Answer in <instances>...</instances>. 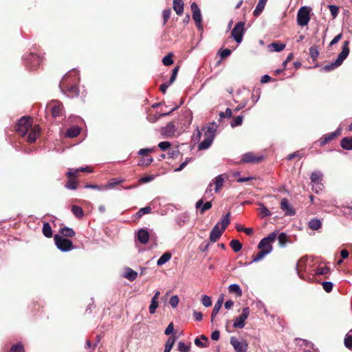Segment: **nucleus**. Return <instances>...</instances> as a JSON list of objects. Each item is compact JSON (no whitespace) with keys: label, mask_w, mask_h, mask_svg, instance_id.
<instances>
[{"label":"nucleus","mask_w":352,"mask_h":352,"mask_svg":"<svg viewBox=\"0 0 352 352\" xmlns=\"http://www.w3.org/2000/svg\"><path fill=\"white\" fill-rule=\"evenodd\" d=\"M78 80L79 76L78 72L71 71L63 76L60 82V87L69 97L77 96L79 92L77 86Z\"/></svg>","instance_id":"1"},{"label":"nucleus","mask_w":352,"mask_h":352,"mask_svg":"<svg viewBox=\"0 0 352 352\" xmlns=\"http://www.w3.org/2000/svg\"><path fill=\"white\" fill-rule=\"evenodd\" d=\"M23 131L28 133L27 142L32 143L39 137L41 128L38 124H33V119L31 117L23 116Z\"/></svg>","instance_id":"2"},{"label":"nucleus","mask_w":352,"mask_h":352,"mask_svg":"<svg viewBox=\"0 0 352 352\" xmlns=\"http://www.w3.org/2000/svg\"><path fill=\"white\" fill-rule=\"evenodd\" d=\"M230 223V213L228 212L223 217L220 223H217L210 234V240L212 242H216L221 236L226 228Z\"/></svg>","instance_id":"3"},{"label":"nucleus","mask_w":352,"mask_h":352,"mask_svg":"<svg viewBox=\"0 0 352 352\" xmlns=\"http://www.w3.org/2000/svg\"><path fill=\"white\" fill-rule=\"evenodd\" d=\"M349 42L348 41H344L342 47V50L338 54V56L336 61L324 65L322 68V70L324 72H329L341 65L343 61L346 59V58L348 56L349 54Z\"/></svg>","instance_id":"4"},{"label":"nucleus","mask_w":352,"mask_h":352,"mask_svg":"<svg viewBox=\"0 0 352 352\" xmlns=\"http://www.w3.org/2000/svg\"><path fill=\"white\" fill-rule=\"evenodd\" d=\"M276 238V233L272 232L267 236L263 238L258 245V248L261 250L264 251L268 254L272 250V243Z\"/></svg>","instance_id":"5"},{"label":"nucleus","mask_w":352,"mask_h":352,"mask_svg":"<svg viewBox=\"0 0 352 352\" xmlns=\"http://www.w3.org/2000/svg\"><path fill=\"white\" fill-rule=\"evenodd\" d=\"M54 241L57 248L61 251L67 252L74 248L73 243L70 240L58 234H55Z\"/></svg>","instance_id":"6"},{"label":"nucleus","mask_w":352,"mask_h":352,"mask_svg":"<svg viewBox=\"0 0 352 352\" xmlns=\"http://www.w3.org/2000/svg\"><path fill=\"white\" fill-rule=\"evenodd\" d=\"M310 21V9L308 7H302L297 14V22L300 26L307 25Z\"/></svg>","instance_id":"7"},{"label":"nucleus","mask_w":352,"mask_h":352,"mask_svg":"<svg viewBox=\"0 0 352 352\" xmlns=\"http://www.w3.org/2000/svg\"><path fill=\"white\" fill-rule=\"evenodd\" d=\"M264 157L261 155H257L252 152L246 153L242 155L241 163L258 164L263 160Z\"/></svg>","instance_id":"8"},{"label":"nucleus","mask_w":352,"mask_h":352,"mask_svg":"<svg viewBox=\"0 0 352 352\" xmlns=\"http://www.w3.org/2000/svg\"><path fill=\"white\" fill-rule=\"evenodd\" d=\"M250 315L249 307H245L242 310L241 316L236 317L234 320L233 327L235 328L242 329L245 327V320L248 318Z\"/></svg>","instance_id":"9"},{"label":"nucleus","mask_w":352,"mask_h":352,"mask_svg":"<svg viewBox=\"0 0 352 352\" xmlns=\"http://www.w3.org/2000/svg\"><path fill=\"white\" fill-rule=\"evenodd\" d=\"M243 33L244 23L239 22L235 25L234 28L232 30L231 34L235 41L239 43L242 41Z\"/></svg>","instance_id":"10"},{"label":"nucleus","mask_w":352,"mask_h":352,"mask_svg":"<svg viewBox=\"0 0 352 352\" xmlns=\"http://www.w3.org/2000/svg\"><path fill=\"white\" fill-rule=\"evenodd\" d=\"M230 344L236 352H247L248 344L246 341H239L235 337L230 338Z\"/></svg>","instance_id":"11"},{"label":"nucleus","mask_w":352,"mask_h":352,"mask_svg":"<svg viewBox=\"0 0 352 352\" xmlns=\"http://www.w3.org/2000/svg\"><path fill=\"white\" fill-rule=\"evenodd\" d=\"M313 188H316V192H318L322 188V184L321 183L322 179V174L320 172H314L310 177Z\"/></svg>","instance_id":"12"},{"label":"nucleus","mask_w":352,"mask_h":352,"mask_svg":"<svg viewBox=\"0 0 352 352\" xmlns=\"http://www.w3.org/2000/svg\"><path fill=\"white\" fill-rule=\"evenodd\" d=\"M191 10L192 12V18L195 21L199 29L201 28V14L200 10L197 6V4L193 2L191 4Z\"/></svg>","instance_id":"13"},{"label":"nucleus","mask_w":352,"mask_h":352,"mask_svg":"<svg viewBox=\"0 0 352 352\" xmlns=\"http://www.w3.org/2000/svg\"><path fill=\"white\" fill-rule=\"evenodd\" d=\"M340 134H341V129H337L336 131H334L333 133L324 135L320 139V145L321 146L324 145L328 142H329V141L332 140L333 139H334L335 138L339 136Z\"/></svg>","instance_id":"14"},{"label":"nucleus","mask_w":352,"mask_h":352,"mask_svg":"<svg viewBox=\"0 0 352 352\" xmlns=\"http://www.w3.org/2000/svg\"><path fill=\"white\" fill-rule=\"evenodd\" d=\"M280 208L285 212L287 215L295 214V210L293 207L289 204L288 200L286 198H283L281 200Z\"/></svg>","instance_id":"15"},{"label":"nucleus","mask_w":352,"mask_h":352,"mask_svg":"<svg viewBox=\"0 0 352 352\" xmlns=\"http://www.w3.org/2000/svg\"><path fill=\"white\" fill-rule=\"evenodd\" d=\"M216 128L217 125L214 123L210 124L208 126L204 129V130L205 131L204 136L214 139L215 135Z\"/></svg>","instance_id":"16"},{"label":"nucleus","mask_w":352,"mask_h":352,"mask_svg":"<svg viewBox=\"0 0 352 352\" xmlns=\"http://www.w3.org/2000/svg\"><path fill=\"white\" fill-rule=\"evenodd\" d=\"M226 177L223 175H219L214 178L213 184L215 185V192H219L223 187Z\"/></svg>","instance_id":"17"},{"label":"nucleus","mask_w":352,"mask_h":352,"mask_svg":"<svg viewBox=\"0 0 352 352\" xmlns=\"http://www.w3.org/2000/svg\"><path fill=\"white\" fill-rule=\"evenodd\" d=\"M223 302V296H220L217 301V302L214 305V307L213 308L212 315H211V321L212 322L214 320V317L218 314L219 311L220 310L222 305Z\"/></svg>","instance_id":"18"},{"label":"nucleus","mask_w":352,"mask_h":352,"mask_svg":"<svg viewBox=\"0 0 352 352\" xmlns=\"http://www.w3.org/2000/svg\"><path fill=\"white\" fill-rule=\"evenodd\" d=\"M138 238L140 243L146 244L148 241L149 234L146 230L141 229L138 232Z\"/></svg>","instance_id":"19"},{"label":"nucleus","mask_w":352,"mask_h":352,"mask_svg":"<svg viewBox=\"0 0 352 352\" xmlns=\"http://www.w3.org/2000/svg\"><path fill=\"white\" fill-rule=\"evenodd\" d=\"M173 9L177 15H182L184 12V3L182 0H174Z\"/></svg>","instance_id":"20"},{"label":"nucleus","mask_w":352,"mask_h":352,"mask_svg":"<svg viewBox=\"0 0 352 352\" xmlns=\"http://www.w3.org/2000/svg\"><path fill=\"white\" fill-rule=\"evenodd\" d=\"M285 47L284 43H273L268 45L269 50L270 52H280Z\"/></svg>","instance_id":"21"},{"label":"nucleus","mask_w":352,"mask_h":352,"mask_svg":"<svg viewBox=\"0 0 352 352\" xmlns=\"http://www.w3.org/2000/svg\"><path fill=\"white\" fill-rule=\"evenodd\" d=\"M213 140L211 138L205 137V139L199 144V149L204 150L208 148L211 146Z\"/></svg>","instance_id":"22"},{"label":"nucleus","mask_w":352,"mask_h":352,"mask_svg":"<svg viewBox=\"0 0 352 352\" xmlns=\"http://www.w3.org/2000/svg\"><path fill=\"white\" fill-rule=\"evenodd\" d=\"M267 3V0H259L258 3L256 5V7L254 11V15L258 16L263 12L265 5Z\"/></svg>","instance_id":"23"},{"label":"nucleus","mask_w":352,"mask_h":352,"mask_svg":"<svg viewBox=\"0 0 352 352\" xmlns=\"http://www.w3.org/2000/svg\"><path fill=\"white\" fill-rule=\"evenodd\" d=\"M80 132V129L78 126H74L69 128L66 133V135L69 138H75Z\"/></svg>","instance_id":"24"},{"label":"nucleus","mask_w":352,"mask_h":352,"mask_svg":"<svg viewBox=\"0 0 352 352\" xmlns=\"http://www.w3.org/2000/svg\"><path fill=\"white\" fill-rule=\"evenodd\" d=\"M229 292L235 294L236 296L241 297L242 296V291L237 284H232L228 287Z\"/></svg>","instance_id":"25"},{"label":"nucleus","mask_w":352,"mask_h":352,"mask_svg":"<svg viewBox=\"0 0 352 352\" xmlns=\"http://www.w3.org/2000/svg\"><path fill=\"white\" fill-rule=\"evenodd\" d=\"M341 146L344 149H352V138H344L341 141Z\"/></svg>","instance_id":"26"},{"label":"nucleus","mask_w":352,"mask_h":352,"mask_svg":"<svg viewBox=\"0 0 352 352\" xmlns=\"http://www.w3.org/2000/svg\"><path fill=\"white\" fill-rule=\"evenodd\" d=\"M321 221L318 219H313L309 221V228L313 230H317L321 227Z\"/></svg>","instance_id":"27"},{"label":"nucleus","mask_w":352,"mask_h":352,"mask_svg":"<svg viewBox=\"0 0 352 352\" xmlns=\"http://www.w3.org/2000/svg\"><path fill=\"white\" fill-rule=\"evenodd\" d=\"M42 232L43 235L47 238H51L52 236V230L49 223H43Z\"/></svg>","instance_id":"28"},{"label":"nucleus","mask_w":352,"mask_h":352,"mask_svg":"<svg viewBox=\"0 0 352 352\" xmlns=\"http://www.w3.org/2000/svg\"><path fill=\"white\" fill-rule=\"evenodd\" d=\"M171 258V254L170 252H165L163 254L160 258L157 260V265H162L166 262H168Z\"/></svg>","instance_id":"29"},{"label":"nucleus","mask_w":352,"mask_h":352,"mask_svg":"<svg viewBox=\"0 0 352 352\" xmlns=\"http://www.w3.org/2000/svg\"><path fill=\"white\" fill-rule=\"evenodd\" d=\"M122 182H123V179H112L106 185H104V190L113 188L116 185L122 183Z\"/></svg>","instance_id":"30"},{"label":"nucleus","mask_w":352,"mask_h":352,"mask_svg":"<svg viewBox=\"0 0 352 352\" xmlns=\"http://www.w3.org/2000/svg\"><path fill=\"white\" fill-rule=\"evenodd\" d=\"M175 342V337H174V336L169 337L166 342V344H165L164 352H170L174 345Z\"/></svg>","instance_id":"31"},{"label":"nucleus","mask_w":352,"mask_h":352,"mask_svg":"<svg viewBox=\"0 0 352 352\" xmlns=\"http://www.w3.org/2000/svg\"><path fill=\"white\" fill-rule=\"evenodd\" d=\"M60 233L63 236L66 237H73L75 235V232L73 230V229L68 227H64L61 228Z\"/></svg>","instance_id":"32"},{"label":"nucleus","mask_w":352,"mask_h":352,"mask_svg":"<svg viewBox=\"0 0 352 352\" xmlns=\"http://www.w3.org/2000/svg\"><path fill=\"white\" fill-rule=\"evenodd\" d=\"M159 306V302L157 300L155 299V298H152L151 301V305L148 307L149 313L151 314H153L156 311V309Z\"/></svg>","instance_id":"33"},{"label":"nucleus","mask_w":352,"mask_h":352,"mask_svg":"<svg viewBox=\"0 0 352 352\" xmlns=\"http://www.w3.org/2000/svg\"><path fill=\"white\" fill-rule=\"evenodd\" d=\"M230 246L235 252H239L242 248V244L236 239L230 241Z\"/></svg>","instance_id":"34"},{"label":"nucleus","mask_w":352,"mask_h":352,"mask_svg":"<svg viewBox=\"0 0 352 352\" xmlns=\"http://www.w3.org/2000/svg\"><path fill=\"white\" fill-rule=\"evenodd\" d=\"M63 107L61 104H55L52 107L51 111L54 117L60 116L62 112Z\"/></svg>","instance_id":"35"},{"label":"nucleus","mask_w":352,"mask_h":352,"mask_svg":"<svg viewBox=\"0 0 352 352\" xmlns=\"http://www.w3.org/2000/svg\"><path fill=\"white\" fill-rule=\"evenodd\" d=\"M137 276L138 273L131 269H129L124 274V277L129 280H134Z\"/></svg>","instance_id":"36"},{"label":"nucleus","mask_w":352,"mask_h":352,"mask_svg":"<svg viewBox=\"0 0 352 352\" xmlns=\"http://www.w3.org/2000/svg\"><path fill=\"white\" fill-rule=\"evenodd\" d=\"M72 211L73 214L78 218H82L83 217V210L82 209L77 206H73L72 208Z\"/></svg>","instance_id":"37"},{"label":"nucleus","mask_w":352,"mask_h":352,"mask_svg":"<svg viewBox=\"0 0 352 352\" xmlns=\"http://www.w3.org/2000/svg\"><path fill=\"white\" fill-rule=\"evenodd\" d=\"M259 205V211H260V213L262 215V217H268V216H270L271 215V212H270V210L264 206L263 204H258Z\"/></svg>","instance_id":"38"},{"label":"nucleus","mask_w":352,"mask_h":352,"mask_svg":"<svg viewBox=\"0 0 352 352\" xmlns=\"http://www.w3.org/2000/svg\"><path fill=\"white\" fill-rule=\"evenodd\" d=\"M309 55L313 60H316L317 58L319 55V51L316 45H313L309 48Z\"/></svg>","instance_id":"39"},{"label":"nucleus","mask_w":352,"mask_h":352,"mask_svg":"<svg viewBox=\"0 0 352 352\" xmlns=\"http://www.w3.org/2000/svg\"><path fill=\"white\" fill-rule=\"evenodd\" d=\"M78 182L75 179H71L69 178V180L68 182L65 184V187L67 188L71 189V190H75L77 188Z\"/></svg>","instance_id":"40"},{"label":"nucleus","mask_w":352,"mask_h":352,"mask_svg":"<svg viewBox=\"0 0 352 352\" xmlns=\"http://www.w3.org/2000/svg\"><path fill=\"white\" fill-rule=\"evenodd\" d=\"M267 254L263 250H261L253 256L252 262H258L262 260Z\"/></svg>","instance_id":"41"},{"label":"nucleus","mask_w":352,"mask_h":352,"mask_svg":"<svg viewBox=\"0 0 352 352\" xmlns=\"http://www.w3.org/2000/svg\"><path fill=\"white\" fill-rule=\"evenodd\" d=\"M162 63L164 65H170L173 63V54L169 53L167 56H164L162 59Z\"/></svg>","instance_id":"42"},{"label":"nucleus","mask_w":352,"mask_h":352,"mask_svg":"<svg viewBox=\"0 0 352 352\" xmlns=\"http://www.w3.org/2000/svg\"><path fill=\"white\" fill-rule=\"evenodd\" d=\"M153 161V159L152 157L149 156L145 158L142 159L139 163V166H147L151 164V162Z\"/></svg>","instance_id":"43"},{"label":"nucleus","mask_w":352,"mask_h":352,"mask_svg":"<svg viewBox=\"0 0 352 352\" xmlns=\"http://www.w3.org/2000/svg\"><path fill=\"white\" fill-rule=\"evenodd\" d=\"M243 120V117L242 116H239L237 117H235L233 120V121L231 123L232 127L238 126L242 124Z\"/></svg>","instance_id":"44"},{"label":"nucleus","mask_w":352,"mask_h":352,"mask_svg":"<svg viewBox=\"0 0 352 352\" xmlns=\"http://www.w3.org/2000/svg\"><path fill=\"white\" fill-rule=\"evenodd\" d=\"M201 302H202L203 305L206 307H208L211 306V305H212L211 298L208 296H206V295L202 296Z\"/></svg>","instance_id":"45"},{"label":"nucleus","mask_w":352,"mask_h":352,"mask_svg":"<svg viewBox=\"0 0 352 352\" xmlns=\"http://www.w3.org/2000/svg\"><path fill=\"white\" fill-rule=\"evenodd\" d=\"M328 7H329V10L331 12L332 17L333 19H335L337 16L338 14V10H339L338 7L336 6H334V5H329Z\"/></svg>","instance_id":"46"},{"label":"nucleus","mask_w":352,"mask_h":352,"mask_svg":"<svg viewBox=\"0 0 352 352\" xmlns=\"http://www.w3.org/2000/svg\"><path fill=\"white\" fill-rule=\"evenodd\" d=\"M178 350L181 352H188L190 351V346L186 345L183 342L178 343Z\"/></svg>","instance_id":"47"},{"label":"nucleus","mask_w":352,"mask_h":352,"mask_svg":"<svg viewBox=\"0 0 352 352\" xmlns=\"http://www.w3.org/2000/svg\"><path fill=\"white\" fill-rule=\"evenodd\" d=\"M78 172H80L78 168L69 169L67 175L68 177H69L71 179H74V177H76L78 176Z\"/></svg>","instance_id":"48"},{"label":"nucleus","mask_w":352,"mask_h":352,"mask_svg":"<svg viewBox=\"0 0 352 352\" xmlns=\"http://www.w3.org/2000/svg\"><path fill=\"white\" fill-rule=\"evenodd\" d=\"M179 302V299L177 296H173L170 299V305L172 307L175 308Z\"/></svg>","instance_id":"49"},{"label":"nucleus","mask_w":352,"mask_h":352,"mask_svg":"<svg viewBox=\"0 0 352 352\" xmlns=\"http://www.w3.org/2000/svg\"><path fill=\"white\" fill-rule=\"evenodd\" d=\"M171 146V144L169 142L165 141V142H161L159 143L158 146L162 151H166L168 148H170Z\"/></svg>","instance_id":"50"},{"label":"nucleus","mask_w":352,"mask_h":352,"mask_svg":"<svg viewBox=\"0 0 352 352\" xmlns=\"http://www.w3.org/2000/svg\"><path fill=\"white\" fill-rule=\"evenodd\" d=\"M171 14L170 9H166L163 11L162 15L164 19V25L166 24V21L169 19Z\"/></svg>","instance_id":"51"},{"label":"nucleus","mask_w":352,"mask_h":352,"mask_svg":"<svg viewBox=\"0 0 352 352\" xmlns=\"http://www.w3.org/2000/svg\"><path fill=\"white\" fill-rule=\"evenodd\" d=\"M322 287L327 292H330L333 289V283L331 282H323Z\"/></svg>","instance_id":"52"},{"label":"nucleus","mask_w":352,"mask_h":352,"mask_svg":"<svg viewBox=\"0 0 352 352\" xmlns=\"http://www.w3.org/2000/svg\"><path fill=\"white\" fill-rule=\"evenodd\" d=\"M344 344L348 349H352V336L346 335L344 339Z\"/></svg>","instance_id":"53"},{"label":"nucleus","mask_w":352,"mask_h":352,"mask_svg":"<svg viewBox=\"0 0 352 352\" xmlns=\"http://www.w3.org/2000/svg\"><path fill=\"white\" fill-rule=\"evenodd\" d=\"M278 239L280 245H284L287 241V236L285 233H280L278 236Z\"/></svg>","instance_id":"54"},{"label":"nucleus","mask_w":352,"mask_h":352,"mask_svg":"<svg viewBox=\"0 0 352 352\" xmlns=\"http://www.w3.org/2000/svg\"><path fill=\"white\" fill-rule=\"evenodd\" d=\"M329 272V268L328 267H322L317 269L316 273L320 275H324L327 274Z\"/></svg>","instance_id":"55"},{"label":"nucleus","mask_w":352,"mask_h":352,"mask_svg":"<svg viewBox=\"0 0 352 352\" xmlns=\"http://www.w3.org/2000/svg\"><path fill=\"white\" fill-rule=\"evenodd\" d=\"M10 352H22V344L18 343L10 349Z\"/></svg>","instance_id":"56"},{"label":"nucleus","mask_w":352,"mask_h":352,"mask_svg":"<svg viewBox=\"0 0 352 352\" xmlns=\"http://www.w3.org/2000/svg\"><path fill=\"white\" fill-rule=\"evenodd\" d=\"M178 71H179V67H176L173 70L172 75H171V77L170 78L169 84H171V83H173L175 81V80L176 78V76L177 75Z\"/></svg>","instance_id":"57"},{"label":"nucleus","mask_w":352,"mask_h":352,"mask_svg":"<svg viewBox=\"0 0 352 352\" xmlns=\"http://www.w3.org/2000/svg\"><path fill=\"white\" fill-rule=\"evenodd\" d=\"M22 127V118H19L14 126V131L17 133H20Z\"/></svg>","instance_id":"58"},{"label":"nucleus","mask_w":352,"mask_h":352,"mask_svg":"<svg viewBox=\"0 0 352 352\" xmlns=\"http://www.w3.org/2000/svg\"><path fill=\"white\" fill-rule=\"evenodd\" d=\"M154 148H142L139 151L138 153L142 156H146L148 153L153 152Z\"/></svg>","instance_id":"59"},{"label":"nucleus","mask_w":352,"mask_h":352,"mask_svg":"<svg viewBox=\"0 0 352 352\" xmlns=\"http://www.w3.org/2000/svg\"><path fill=\"white\" fill-rule=\"evenodd\" d=\"M212 207L210 201H207L204 204L203 207L201 208V213H204L206 210H209Z\"/></svg>","instance_id":"60"},{"label":"nucleus","mask_w":352,"mask_h":352,"mask_svg":"<svg viewBox=\"0 0 352 352\" xmlns=\"http://www.w3.org/2000/svg\"><path fill=\"white\" fill-rule=\"evenodd\" d=\"M173 330H174L173 323L170 322L166 327L164 333L166 335H170L173 331Z\"/></svg>","instance_id":"61"},{"label":"nucleus","mask_w":352,"mask_h":352,"mask_svg":"<svg viewBox=\"0 0 352 352\" xmlns=\"http://www.w3.org/2000/svg\"><path fill=\"white\" fill-rule=\"evenodd\" d=\"M153 179H154V176L149 175V176L142 177L140 179V182H141V183H147V182H149L152 181Z\"/></svg>","instance_id":"62"},{"label":"nucleus","mask_w":352,"mask_h":352,"mask_svg":"<svg viewBox=\"0 0 352 352\" xmlns=\"http://www.w3.org/2000/svg\"><path fill=\"white\" fill-rule=\"evenodd\" d=\"M342 34H339L336 37H334V38L331 41L329 45L332 46V45L336 44L337 43L339 42V41L342 38Z\"/></svg>","instance_id":"63"},{"label":"nucleus","mask_w":352,"mask_h":352,"mask_svg":"<svg viewBox=\"0 0 352 352\" xmlns=\"http://www.w3.org/2000/svg\"><path fill=\"white\" fill-rule=\"evenodd\" d=\"M231 54V50L229 49H225L223 51L221 52V57L222 58H225L228 57Z\"/></svg>","instance_id":"64"}]
</instances>
